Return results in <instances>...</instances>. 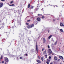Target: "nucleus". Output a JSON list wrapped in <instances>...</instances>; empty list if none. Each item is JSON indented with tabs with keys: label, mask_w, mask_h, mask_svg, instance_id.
<instances>
[{
	"label": "nucleus",
	"mask_w": 64,
	"mask_h": 64,
	"mask_svg": "<svg viewBox=\"0 0 64 64\" xmlns=\"http://www.w3.org/2000/svg\"><path fill=\"white\" fill-rule=\"evenodd\" d=\"M34 26V25L33 24H32L28 26L27 28L28 29H30V28H32V27H33Z\"/></svg>",
	"instance_id": "nucleus-1"
},
{
	"label": "nucleus",
	"mask_w": 64,
	"mask_h": 64,
	"mask_svg": "<svg viewBox=\"0 0 64 64\" xmlns=\"http://www.w3.org/2000/svg\"><path fill=\"white\" fill-rule=\"evenodd\" d=\"M46 63L47 64H49V63L50 62V60L48 59L46 60Z\"/></svg>",
	"instance_id": "nucleus-2"
},
{
	"label": "nucleus",
	"mask_w": 64,
	"mask_h": 64,
	"mask_svg": "<svg viewBox=\"0 0 64 64\" xmlns=\"http://www.w3.org/2000/svg\"><path fill=\"white\" fill-rule=\"evenodd\" d=\"M49 51H50V54H52V55H54V54H53V52H52V51H51V49H48Z\"/></svg>",
	"instance_id": "nucleus-3"
},
{
	"label": "nucleus",
	"mask_w": 64,
	"mask_h": 64,
	"mask_svg": "<svg viewBox=\"0 0 64 64\" xmlns=\"http://www.w3.org/2000/svg\"><path fill=\"white\" fill-rule=\"evenodd\" d=\"M36 49L37 53H38V48L37 47V44L36 46Z\"/></svg>",
	"instance_id": "nucleus-4"
},
{
	"label": "nucleus",
	"mask_w": 64,
	"mask_h": 64,
	"mask_svg": "<svg viewBox=\"0 0 64 64\" xmlns=\"http://www.w3.org/2000/svg\"><path fill=\"white\" fill-rule=\"evenodd\" d=\"M3 5V4L2 3H0V8H1V7H2Z\"/></svg>",
	"instance_id": "nucleus-5"
},
{
	"label": "nucleus",
	"mask_w": 64,
	"mask_h": 64,
	"mask_svg": "<svg viewBox=\"0 0 64 64\" xmlns=\"http://www.w3.org/2000/svg\"><path fill=\"white\" fill-rule=\"evenodd\" d=\"M43 40L44 43H45V42H46V40H45V39L44 38H43Z\"/></svg>",
	"instance_id": "nucleus-6"
},
{
	"label": "nucleus",
	"mask_w": 64,
	"mask_h": 64,
	"mask_svg": "<svg viewBox=\"0 0 64 64\" xmlns=\"http://www.w3.org/2000/svg\"><path fill=\"white\" fill-rule=\"evenodd\" d=\"M54 60H57V59H58V58L56 56H55L54 57Z\"/></svg>",
	"instance_id": "nucleus-7"
},
{
	"label": "nucleus",
	"mask_w": 64,
	"mask_h": 64,
	"mask_svg": "<svg viewBox=\"0 0 64 64\" xmlns=\"http://www.w3.org/2000/svg\"><path fill=\"white\" fill-rule=\"evenodd\" d=\"M5 60L6 62H8L9 61V60H8V58H6Z\"/></svg>",
	"instance_id": "nucleus-8"
},
{
	"label": "nucleus",
	"mask_w": 64,
	"mask_h": 64,
	"mask_svg": "<svg viewBox=\"0 0 64 64\" xmlns=\"http://www.w3.org/2000/svg\"><path fill=\"white\" fill-rule=\"evenodd\" d=\"M60 58L61 59H62V60H63L64 59H63V57L62 56H60Z\"/></svg>",
	"instance_id": "nucleus-9"
},
{
	"label": "nucleus",
	"mask_w": 64,
	"mask_h": 64,
	"mask_svg": "<svg viewBox=\"0 0 64 64\" xmlns=\"http://www.w3.org/2000/svg\"><path fill=\"white\" fill-rule=\"evenodd\" d=\"M60 26H64V24L62 23H60Z\"/></svg>",
	"instance_id": "nucleus-10"
},
{
	"label": "nucleus",
	"mask_w": 64,
	"mask_h": 64,
	"mask_svg": "<svg viewBox=\"0 0 64 64\" xmlns=\"http://www.w3.org/2000/svg\"><path fill=\"white\" fill-rule=\"evenodd\" d=\"M37 62H38V63H41V62L40 61V60H36Z\"/></svg>",
	"instance_id": "nucleus-11"
},
{
	"label": "nucleus",
	"mask_w": 64,
	"mask_h": 64,
	"mask_svg": "<svg viewBox=\"0 0 64 64\" xmlns=\"http://www.w3.org/2000/svg\"><path fill=\"white\" fill-rule=\"evenodd\" d=\"M40 18H37V20L38 21H40Z\"/></svg>",
	"instance_id": "nucleus-12"
},
{
	"label": "nucleus",
	"mask_w": 64,
	"mask_h": 64,
	"mask_svg": "<svg viewBox=\"0 0 64 64\" xmlns=\"http://www.w3.org/2000/svg\"><path fill=\"white\" fill-rule=\"evenodd\" d=\"M52 35H51L50 36L48 37V39H50V38H51V37H52Z\"/></svg>",
	"instance_id": "nucleus-13"
},
{
	"label": "nucleus",
	"mask_w": 64,
	"mask_h": 64,
	"mask_svg": "<svg viewBox=\"0 0 64 64\" xmlns=\"http://www.w3.org/2000/svg\"><path fill=\"white\" fill-rule=\"evenodd\" d=\"M38 9H39V8H36V10H34V11H37V10H38Z\"/></svg>",
	"instance_id": "nucleus-14"
},
{
	"label": "nucleus",
	"mask_w": 64,
	"mask_h": 64,
	"mask_svg": "<svg viewBox=\"0 0 64 64\" xmlns=\"http://www.w3.org/2000/svg\"><path fill=\"white\" fill-rule=\"evenodd\" d=\"M28 8H30V4H28Z\"/></svg>",
	"instance_id": "nucleus-15"
},
{
	"label": "nucleus",
	"mask_w": 64,
	"mask_h": 64,
	"mask_svg": "<svg viewBox=\"0 0 64 64\" xmlns=\"http://www.w3.org/2000/svg\"><path fill=\"white\" fill-rule=\"evenodd\" d=\"M46 51H45L44 52V54H46Z\"/></svg>",
	"instance_id": "nucleus-16"
},
{
	"label": "nucleus",
	"mask_w": 64,
	"mask_h": 64,
	"mask_svg": "<svg viewBox=\"0 0 64 64\" xmlns=\"http://www.w3.org/2000/svg\"><path fill=\"white\" fill-rule=\"evenodd\" d=\"M60 31L62 32H64L63 30L62 29H60Z\"/></svg>",
	"instance_id": "nucleus-17"
},
{
	"label": "nucleus",
	"mask_w": 64,
	"mask_h": 64,
	"mask_svg": "<svg viewBox=\"0 0 64 64\" xmlns=\"http://www.w3.org/2000/svg\"><path fill=\"white\" fill-rule=\"evenodd\" d=\"M33 7H34V6H31L30 7V9H33Z\"/></svg>",
	"instance_id": "nucleus-18"
},
{
	"label": "nucleus",
	"mask_w": 64,
	"mask_h": 64,
	"mask_svg": "<svg viewBox=\"0 0 64 64\" xmlns=\"http://www.w3.org/2000/svg\"><path fill=\"white\" fill-rule=\"evenodd\" d=\"M41 59H42V61H44L43 58H41Z\"/></svg>",
	"instance_id": "nucleus-19"
},
{
	"label": "nucleus",
	"mask_w": 64,
	"mask_h": 64,
	"mask_svg": "<svg viewBox=\"0 0 64 64\" xmlns=\"http://www.w3.org/2000/svg\"><path fill=\"white\" fill-rule=\"evenodd\" d=\"M2 58H3V56H1L0 57V61H1V59H2Z\"/></svg>",
	"instance_id": "nucleus-20"
},
{
	"label": "nucleus",
	"mask_w": 64,
	"mask_h": 64,
	"mask_svg": "<svg viewBox=\"0 0 64 64\" xmlns=\"http://www.w3.org/2000/svg\"><path fill=\"white\" fill-rule=\"evenodd\" d=\"M57 43V41H56L55 43V45H56Z\"/></svg>",
	"instance_id": "nucleus-21"
},
{
	"label": "nucleus",
	"mask_w": 64,
	"mask_h": 64,
	"mask_svg": "<svg viewBox=\"0 0 64 64\" xmlns=\"http://www.w3.org/2000/svg\"><path fill=\"white\" fill-rule=\"evenodd\" d=\"M31 20H28L27 21V22H30Z\"/></svg>",
	"instance_id": "nucleus-22"
},
{
	"label": "nucleus",
	"mask_w": 64,
	"mask_h": 64,
	"mask_svg": "<svg viewBox=\"0 0 64 64\" xmlns=\"http://www.w3.org/2000/svg\"><path fill=\"white\" fill-rule=\"evenodd\" d=\"M42 19H44V16H42Z\"/></svg>",
	"instance_id": "nucleus-23"
},
{
	"label": "nucleus",
	"mask_w": 64,
	"mask_h": 64,
	"mask_svg": "<svg viewBox=\"0 0 64 64\" xmlns=\"http://www.w3.org/2000/svg\"><path fill=\"white\" fill-rule=\"evenodd\" d=\"M45 57L46 58H47V55H45Z\"/></svg>",
	"instance_id": "nucleus-24"
},
{
	"label": "nucleus",
	"mask_w": 64,
	"mask_h": 64,
	"mask_svg": "<svg viewBox=\"0 0 64 64\" xmlns=\"http://www.w3.org/2000/svg\"><path fill=\"white\" fill-rule=\"evenodd\" d=\"M13 1L12 0V1L10 2V4H12V3H13Z\"/></svg>",
	"instance_id": "nucleus-25"
},
{
	"label": "nucleus",
	"mask_w": 64,
	"mask_h": 64,
	"mask_svg": "<svg viewBox=\"0 0 64 64\" xmlns=\"http://www.w3.org/2000/svg\"><path fill=\"white\" fill-rule=\"evenodd\" d=\"M12 6H15V5L14 4H12Z\"/></svg>",
	"instance_id": "nucleus-26"
},
{
	"label": "nucleus",
	"mask_w": 64,
	"mask_h": 64,
	"mask_svg": "<svg viewBox=\"0 0 64 64\" xmlns=\"http://www.w3.org/2000/svg\"><path fill=\"white\" fill-rule=\"evenodd\" d=\"M26 24L27 25H29V24L28 23H27Z\"/></svg>",
	"instance_id": "nucleus-27"
},
{
	"label": "nucleus",
	"mask_w": 64,
	"mask_h": 64,
	"mask_svg": "<svg viewBox=\"0 0 64 64\" xmlns=\"http://www.w3.org/2000/svg\"><path fill=\"white\" fill-rule=\"evenodd\" d=\"M48 58L49 59H51V56H49Z\"/></svg>",
	"instance_id": "nucleus-28"
},
{
	"label": "nucleus",
	"mask_w": 64,
	"mask_h": 64,
	"mask_svg": "<svg viewBox=\"0 0 64 64\" xmlns=\"http://www.w3.org/2000/svg\"><path fill=\"white\" fill-rule=\"evenodd\" d=\"M20 59H22V57H21L20 58Z\"/></svg>",
	"instance_id": "nucleus-29"
},
{
	"label": "nucleus",
	"mask_w": 64,
	"mask_h": 64,
	"mask_svg": "<svg viewBox=\"0 0 64 64\" xmlns=\"http://www.w3.org/2000/svg\"><path fill=\"white\" fill-rule=\"evenodd\" d=\"M2 63H4V61H2Z\"/></svg>",
	"instance_id": "nucleus-30"
},
{
	"label": "nucleus",
	"mask_w": 64,
	"mask_h": 64,
	"mask_svg": "<svg viewBox=\"0 0 64 64\" xmlns=\"http://www.w3.org/2000/svg\"><path fill=\"white\" fill-rule=\"evenodd\" d=\"M1 1H4L5 0H1Z\"/></svg>",
	"instance_id": "nucleus-31"
},
{
	"label": "nucleus",
	"mask_w": 64,
	"mask_h": 64,
	"mask_svg": "<svg viewBox=\"0 0 64 64\" xmlns=\"http://www.w3.org/2000/svg\"><path fill=\"white\" fill-rule=\"evenodd\" d=\"M38 58H39V59H40V57L39 56H38Z\"/></svg>",
	"instance_id": "nucleus-32"
},
{
	"label": "nucleus",
	"mask_w": 64,
	"mask_h": 64,
	"mask_svg": "<svg viewBox=\"0 0 64 64\" xmlns=\"http://www.w3.org/2000/svg\"><path fill=\"white\" fill-rule=\"evenodd\" d=\"M48 48H50V46H48Z\"/></svg>",
	"instance_id": "nucleus-33"
},
{
	"label": "nucleus",
	"mask_w": 64,
	"mask_h": 64,
	"mask_svg": "<svg viewBox=\"0 0 64 64\" xmlns=\"http://www.w3.org/2000/svg\"><path fill=\"white\" fill-rule=\"evenodd\" d=\"M43 50H44V49H42V51H43Z\"/></svg>",
	"instance_id": "nucleus-34"
},
{
	"label": "nucleus",
	"mask_w": 64,
	"mask_h": 64,
	"mask_svg": "<svg viewBox=\"0 0 64 64\" xmlns=\"http://www.w3.org/2000/svg\"><path fill=\"white\" fill-rule=\"evenodd\" d=\"M50 64H53V62H51Z\"/></svg>",
	"instance_id": "nucleus-35"
},
{
	"label": "nucleus",
	"mask_w": 64,
	"mask_h": 64,
	"mask_svg": "<svg viewBox=\"0 0 64 64\" xmlns=\"http://www.w3.org/2000/svg\"><path fill=\"white\" fill-rule=\"evenodd\" d=\"M9 6H12V5H10Z\"/></svg>",
	"instance_id": "nucleus-36"
},
{
	"label": "nucleus",
	"mask_w": 64,
	"mask_h": 64,
	"mask_svg": "<svg viewBox=\"0 0 64 64\" xmlns=\"http://www.w3.org/2000/svg\"><path fill=\"white\" fill-rule=\"evenodd\" d=\"M50 6H53V5H51Z\"/></svg>",
	"instance_id": "nucleus-37"
},
{
	"label": "nucleus",
	"mask_w": 64,
	"mask_h": 64,
	"mask_svg": "<svg viewBox=\"0 0 64 64\" xmlns=\"http://www.w3.org/2000/svg\"><path fill=\"white\" fill-rule=\"evenodd\" d=\"M62 7L63 8H64V6H62Z\"/></svg>",
	"instance_id": "nucleus-38"
},
{
	"label": "nucleus",
	"mask_w": 64,
	"mask_h": 64,
	"mask_svg": "<svg viewBox=\"0 0 64 64\" xmlns=\"http://www.w3.org/2000/svg\"><path fill=\"white\" fill-rule=\"evenodd\" d=\"M38 16H40V14H38Z\"/></svg>",
	"instance_id": "nucleus-39"
},
{
	"label": "nucleus",
	"mask_w": 64,
	"mask_h": 64,
	"mask_svg": "<svg viewBox=\"0 0 64 64\" xmlns=\"http://www.w3.org/2000/svg\"><path fill=\"white\" fill-rule=\"evenodd\" d=\"M26 56H27V54H26Z\"/></svg>",
	"instance_id": "nucleus-40"
},
{
	"label": "nucleus",
	"mask_w": 64,
	"mask_h": 64,
	"mask_svg": "<svg viewBox=\"0 0 64 64\" xmlns=\"http://www.w3.org/2000/svg\"><path fill=\"white\" fill-rule=\"evenodd\" d=\"M42 14H40V16H42Z\"/></svg>",
	"instance_id": "nucleus-41"
},
{
	"label": "nucleus",
	"mask_w": 64,
	"mask_h": 64,
	"mask_svg": "<svg viewBox=\"0 0 64 64\" xmlns=\"http://www.w3.org/2000/svg\"><path fill=\"white\" fill-rule=\"evenodd\" d=\"M43 10V8H42V9H41V10Z\"/></svg>",
	"instance_id": "nucleus-42"
},
{
	"label": "nucleus",
	"mask_w": 64,
	"mask_h": 64,
	"mask_svg": "<svg viewBox=\"0 0 64 64\" xmlns=\"http://www.w3.org/2000/svg\"><path fill=\"white\" fill-rule=\"evenodd\" d=\"M53 21H55V20H53Z\"/></svg>",
	"instance_id": "nucleus-43"
},
{
	"label": "nucleus",
	"mask_w": 64,
	"mask_h": 64,
	"mask_svg": "<svg viewBox=\"0 0 64 64\" xmlns=\"http://www.w3.org/2000/svg\"><path fill=\"white\" fill-rule=\"evenodd\" d=\"M58 61H60V59H59L58 60Z\"/></svg>",
	"instance_id": "nucleus-44"
},
{
	"label": "nucleus",
	"mask_w": 64,
	"mask_h": 64,
	"mask_svg": "<svg viewBox=\"0 0 64 64\" xmlns=\"http://www.w3.org/2000/svg\"><path fill=\"white\" fill-rule=\"evenodd\" d=\"M5 64H6V62H5Z\"/></svg>",
	"instance_id": "nucleus-45"
},
{
	"label": "nucleus",
	"mask_w": 64,
	"mask_h": 64,
	"mask_svg": "<svg viewBox=\"0 0 64 64\" xmlns=\"http://www.w3.org/2000/svg\"><path fill=\"white\" fill-rule=\"evenodd\" d=\"M54 8H55V6H54Z\"/></svg>",
	"instance_id": "nucleus-46"
},
{
	"label": "nucleus",
	"mask_w": 64,
	"mask_h": 64,
	"mask_svg": "<svg viewBox=\"0 0 64 64\" xmlns=\"http://www.w3.org/2000/svg\"><path fill=\"white\" fill-rule=\"evenodd\" d=\"M58 30H60L59 29V28H58Z\"/></svg>",
	"instance_id": "nucleus-47"
},
{
	"label": "nucleus",
	"mask_w": 64,
	"mask_h": 64,
	"mask_svg": "<svg viewBox=\"0 0 64 64\" xmlns=\"http://www.w3.org/2000/svg\"><path fill=\"white\" fill-rule=\"evenodd\" d=\"M58 20H59V18H58Z\"/></svg>",
	"instance_id": "nucleus-48"
},
{
	"label": "nucleus",
	"mask_w": 64,
	"mask_h": 64,
	"mask_svg": "<svg viewBox=\"0 0 64 64\" xmlns=\"http://www.w3.org/2000/svg\"><path fill=\"white\" fill-rule=\"evenodd\" d=\"M30 32H31V31H30Z\"/></svg>",
	"instance_id": "nucleus-49"
},
{
	"label": "nucleus",
	"mask_w": 64,
	"mask_h": 64,
	"mask_svg": "<svg viewBox=\"0 0 64 64\" xmlns=\"http://www.w3.org/2000/svg\"><path fill=\"white\" fill-rule=\"evenodd\" d=\"M20 22H19L18 23H20Z\"/></svg>",
	"instance_id": "nucleus-50"
},
{
	"label": "nucleus",
	"mask_w": 64,
	"mask_h": 64,
	"mask_svg": "<svg viewBox=\"0 0 64 64\" xmlns=\"http://www.w3.org/2000/svg\"><path fill=\"white\" fill-rule=\"evenodd\" d=\"M24 27H25V26H24Z\"/></svg>",
	"instance_id": "nucleus-51"
},
{
	"label": "nucleus",
	"mask_w": 64,
	"mask_h": 64,
	"mask_svg": "<svg viewBox=\"0 0 64 64\" xmlns=\"http://www.w3.org/2000/svg\"><path fill=\"white\" fill-rule=\"evenodd\" d=\"M32 1H31V2Z\"/></svg>",
	"instance_id": "nucleus-52"
},
{
	"label": "nucleus",
	"mask_w": 64,
	"mask_h": 64,
	"mask_svg": "<svg viewBox=\"0 0 64 64\" xmlns=\"http://www.w3.org/2000/svg\"><path fill=\"white\" fill-rule=\"evenodd\" d=\"M61 1V2H62V1Z\"/></svg>",
	"instance_id": "nucleus-53"
},
{
	"label": "nucleus",
	"mask_w": 64,
	"mask_h": 64,
	"mask_svg": "<svg viewBox=\"0 0 64 64\" xmlns=\"http://www.w3.org/2000/svg\"><path fill=\"white\" fill-rule=\"evenodd\" d=\"M37 7H38V6H37Z\"/></svg>",
	"instance_id": "nucleus-54"
}]
</instances>
